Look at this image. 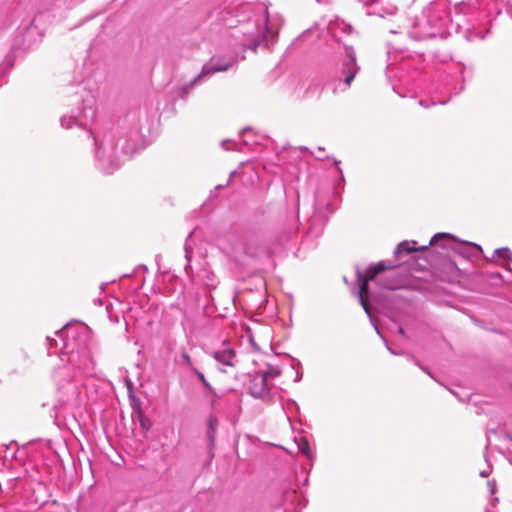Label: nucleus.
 <instances>
[{
    "label": "nucleus",
    "instance_id": "29",
    "mask_svg": "<svg viewBox=\"0 0 512 512\" xmlns=\"http://www.w3.org/2000/svg\"><path fill=\"white\" fill-rule=\"evenodd\" d=\"M488 486L490 488L491 493L494 494L495 493V482L489 481Z\"/></svg>",
    "mask_w": 512,
    "mask_h": 512
},
{
    "label": "nucleus",
    "instance_id": "21",
    "mask_svg": "<svg viewBox=\"0 0 512 512\" xmlns=\"http://www.w3.org/2000/svg\"><path fill=\"white\" fill-rule=\"evenodd\" d=\"M191 372L197 376V378L202 383V385L204 386L205 389H207L210 392H214V389L212 388V386L210 385V383L207 381L204 374L200 370H198L195 367V368H193V370Z\"/></svg>",
    "mask_w": 512,
    "mask_h": 512
},
{
    "label": "nucleus",
    "instance_id": "5",
    "mask_svg": "<svg viewBox=\"0 0 512 512\" xmlns=\"http://www.w3.org/2000/svg\"><path fill=\"white\" fill-rule=\"evenodd\" d=\"M452 21L444 8L433 6L428 9L425 17L418 21L415 31L410 32V36L415 40H425L431 38H444L449 33Z\"/></svg>",
    "mask_w": 512,
    "mask_h": 512
},
{
    "label": "nucleus",
    "instance_id": "24",
    "mask_svg": "<svg viewBox=\"0 0 512 512\" xmlns=\"http://www.w3.org/2000/svg\"><path fill=\"white\" fill-rule=\"evenodd\" d=\"M447 241L444 240V239H441L439 240L437 243H434V244H430L429 243V246H439L441 247L443 250L446 251V254L447 255H450V252H453V246L451 245H447Z\"/></svg>",
    "mask_w": 512,
    "mask_h": 512
},
{
    "label": "nucleus",
    "instance_id": "1",
    "mask_svg": "<svg viewBox=\"0 0 512 512\" xmlns=\"http://www.w3.org/2000/svg\"><path fill=\"white\" fill-rule=\"evenodd\" d=\"M56 336L62 343L60 359L66 364L55 371L54 378L56 381H67L66 384L58 383L61 397L54 407L57 418L63 410L80 405V382L83 377L94 374L95 362L91 355V331L88 326L79 322L69 323L56 331Z\"/></svg>",
    "mask_w": 512,
    "mask_h": 512
},
{
    "label": "nucleus",
    "instance_id": "31",
    "mask_svg": "<svg viewBox=\"0 0 512 512\" xmlns=\"http://www.w3.org/2000/svg\"><path fill=\"white\" fill-rule=\"evenodd\" d=\"M258 45L259 41H255L252 45L248 46V48L252 49L253 51H256Z\"/></svg>",
    "mask_w": 512,
    "mask_h": 512
},
{
    "label": "nucleus",
    "instance_id": "30",
    "mask_svg": "<svg viewBox=\"0 0 512 512\" xmlns=\"http://www.w3.org/2000/svg\"><path fill=\"white\" fill-rule=\"evenodd\" d=\"M490 472H491L490 470H483V471L480 472V476L482 478H486V477L489 476Z\"/></svg>",
    "mask_w": 512,
    "mask_h": 512
},
{
    "label": "nucleus",
    "instance_id": "9",
    "mask_svg": "<svg viewBox=\"0 0 512 512\" xmlns=\"http://www.w3.org/2000/svg\"><path fill=\"white\" fill-rule=\"evenodd\" d=\"M232 63L231 59H226L224 57H212L209 62L204 64L201 73L182 87L181 96L184 97L188 94L189 89L200 83L206 76L228 70L232 66Z\"/></svg>",
    "mask_w": 512,
    "mask_h": 512
},
{
    "label": "nucleus",
    "instance_id": "22",
    "mask_svg": "<svg viewBox=\"0 0 512 512\" xmlns=\"http://www.w3.org/2000/svg\"><path fill=\"white\" fill-rule=\"evenodd\" d=\"M494 254H496L499 258L511 261L512 260V252L507 247L498 248L494 251Z\"/></svg>",
    "mask_w": 512,
    "mask_h": 512
},
{
    "label": "nucleus",
    "instance_id": "17",
    "mask_svg": "<svg viewBox=\"0 0 512 512\" xmlns=\"http://www.w3.org/2000/svg\"><path fill=\"white\" fill-rule=\"evenodd\" d=\"M299 451L305 455L309 460H313L315 458V454L312 452L309 442L306 438H300L297 441Z\"/></svg>",
    "mask_w": 512,
    "mask_h": 512
},
{
    "label": "nucleus",
    "instance_id": "43",
    "mask_svg": "<svg viewBox=\"0 0 512 512\" xmlns=\"http://www.w3.org/2000/svg\"><path fill=\"white\" fill-rule=\"evenodd\" d=\"M486 512H489V510H488V509H486Z\"/></svg>",
    "mask_w": 512,
    "mask_h": 512
},
{
    "label": "nucleus",
    "instance_id": "8",
    "mask_svg": "<svg viewBox=\"0 0 512 512\" xmlns=\"http://www.w3.org/2000/svg\"><path fill=\"white\" fill-rule=\"evenodd\" d=\"M441 239L446 240L448 243L447 245L453 246V253L467 259L476 257L478 254L483 252L481 246L472 242L458 241L452 234L444 232L435 234L431 238L430 244L437 243Z\"/></svg>",
    "mask_w": 512,
    "mask_h": 512
},
{
    "label": "nucleus",
    "instance_id": "40",
    "mask_svg": "<svg viewBox=\"0 0 512 512\" xmlns=\"http://www.w3.org/2000/svg\"><path fill=\"white\" fill-rule=\"evenodd\" d=\"M338 171L341 174V179L343 180L344 177H343V174H342V170L340 168H338Z\"/></svg>",
    "mask_w": 512,
    "mask_h": 512
},
{
    "label": "nucleus",
    "instance_id": "18",
    "mask_svg": "<svg viewBox=\"0 0 512 512\" xmlns=\"http://www.w3.org/2000/svg\"><path fill=\"white\" fill-rule=\"evenodd\" d=\"M426 248H427V246H423V247H421V250H424ZM417 250H420V248H416L414 246H410L408 241H403V242L399 243L397 245V247L395 248L394 255L396 257H398L403 252L411 253V252H414V251H417Z\"/></svg>",
    "mask_w": 512,
    "mask_h": 512
},
{
    "label": "nucleus",
    "instance_id": "33",
    "mask_svg": "<svg viewBox=\"0 0 512 512\" xmlns=\"http://www.w3.org/2000/svg\"><path fill=\"white\" fill-rule=\"evenodd\" d=\"M301 379H302V374L299 371H297L296 372L295 382H299Z\"/></svg>",
    "mask_w": 512,
    "mask_h": 512
},
{
    "label": "nucleus",
    "instance_id": "37",
    "mask_svg": "<svg viewBox=\"0 0 512 512\" xmlns=\"http://www.w3.org/2000/svg\"><path fill=\"white\" fill-rule=\"evenodd\" d=\"M389 32L391 34H402V31H396V30H393V29H391Z\"/></svg>",
    "mask_w": 512,
    "mask_h": 512
},
{
    "label": "nucleus",
    "instance_id": "20",
    "mask_svg": "<svg viewBox=\"0 0 512 512\" xmlns=\"http://www.w3.org/2000/svg\"><path fill=\"white\" fill-rule=\"evenodd\" d=\"M178 363L183 366V367H186L187 369H189L190 371L193 370V368H195V366L193 365V362L191 360V357L190 355L187 353V351L185 349H183L181 352H180V360L178 361Z\"/></svg>",
    "mask_w": 512,
    "mask_h": 512
},
{
    "label": "nucleus",
    "instance_id": "11",
    "mask_svg": "<svg viewBox=\"0 0 512 512\" xmlns=\"http://www.w3.org/2000/svg\"><path fill=\"white\" fill-rule=\"evenodd\" d=\"M267 381L263 373H260V371L255 372L249 381L248 390L250 395L256 399L271 402V391Z\"/></svg>",
    "mask_w": 512,
    "mask_h": 512
},
{
    "label": "nucleus",
    "instance_id": "27",
    "mask_svg": "<svg viewBox=\"0 0 512 512\" xmlns=\"http://www.w3.org/2000/svg\"><path fill=\"white\" fill-rule=\"evenodd\" d=\"M47 341H48L49 349H50L52 346H58V343H57V340H56V339H53V338L48 337V338H47Z\"/></svg>",
    "mask_w": 512,
    "mask_h": 512
},
{
    "label": "nucleus",
    "instance_id": "4",
    "mask_svg": "<svg viewBox=\"0 0 512 512\" xmlns=\"http://www.w3.org/2000/svg\"><path fill=\"white\" fill-rule=\"evenodd\" d=\"M396 265L390 261H380L377 264L370 265L367 268L366 273H363L359 268L356 269V281L359 286L358 296L361 306L363 307L366 314L372 320L371 307L367 301L369 294V282L377 281V283L384 289L396 290L402 287L404 279L403 277L392 272L385 277L378 278L379 274L385 270L393 269Z\"/></svg>",
    "mask_w": 512,
    "mask_h": 512
},
{
    "label": "nucleus",
    "instance_id": "2",
    "mask_svg": "<svg viewBox=\"0 0 512 512\" xmlns=\"http://www.w3.org/2000/svg\"><path fill=\"white\" fill-rule=\"evenodd\" d=\"M94 144L96 165L104 174H113L124 160L145 147V140L135 119L122 120L115 128L86 131Z\"/></svg>",
    "mask_w": 512,
    "mask_h": 512
},
{
    "label": "nucleus",
    "instance_id": "32",
    "mask_svg": "<svg viewBox=\"0 0 512 512\" xmlns=\"http://www.w3.org/2000/svg\"><path fill=\"white\" fill-rule=\"evenodd\" d=\"M254 142H250L247 138L242 139V144L245 146H251Z\"/></svg>",
    "mask_w": 512,
    "mask_h": 512
},
{
    "label": "nucleus",
    "instance_id": "36",
    "mask_svg": "<svg viewBox=\"0 0 512 512\" xmlns=\"http://www.w3.org/2000/svg\"><path fill=\"white\" fill-rule=\"evenodd\" d=\"M398 333L403 336L405 335V331L402 327H398Z\"/></svg>",
    "mask_w": 512,
    "mask_h": 512
},
{
    "label": "nucleus",
    "instance_id": "19",
    "mask_svg": "<svg viewBox=\"0 0 512 512\" xmlns=\"http://www.w3.org/2000/svg\"><path fill=\"white\" fill-rule=\"evenodd\" d=\"M260 373H263L266 376V379L268 380L269 378H276L280 376L281 370L279 367L268 363L266 365V369L261 370Z\"/></svg>",
    "mask_w": 512,
    "mask_h": 512
},
{
    "label": "nucleus",
    "instance_id": "41",
    "mask_svg": "<svg viewBox=\"0 0 512 512\" xmlns=\"http://www.w3.org/2000/svg\"><path fill=\"white\" fill-rule=\"evenodd\" d=\"M422 369L426 372V374L431 375L429 371H427V370H426V369H424V368H422Z\"/></svg>",
    "mask_w": 512,
    "mask_h": 512
},
{
    "label": "nucleus",
    "instance_id": "15",
    "mask_svg": "<svg viewBox=\"0 0 512 512\" xmlns=\"http://www.w3.org/2000/svg\"><path fill=\"white\" fill-rule=\"evenodd\" d=\"M282 408H283L284 412L286 413V416L289 421H291L292 417L299 412L298 404L294 400H291V399H288L285 402H282Z\"/></svg>",
    "mask_w": 512,
    "mask_h": 512
},
{
    "label": "nucleus",
    "instance_id": "35",
    "mask_svg": "<svg viewBox=\"0 0 512 512\" xmlns=\"http://www.w3.org/2000/svg\"><path fill=\"white\" fill-rule=\"evenodd\" d=\"M33 33V28L29 27L25 30L26 35H31Z\"/></svg>",
    "mask_w": 512,
    "mask_h": 512
},
{
    "label": "nucleus",
    "instance_id": "14",
    "mask_svg": "<svg viewBox=\"0 0 512 512\" xmlns=\"http://www.w3.org/2000/svg\"><path fill=\"white\" fill-rule=\"evenodd\" d=\"M198 278L203 285L210 290L215 289L218 285L216 275L208 269H203L202 272L198 274Z\"/></svg>",
    "mask_w": 512,
    "mask_h": 512
},
{
    "label": "nucleus",
    "instance_id": "7",
    "mask_svg": "<svg viewBox=\"0 0 512 512\" xmlns=\"http://www.w3.org/2000/svg\"><path fill=\"white\" fill-rule=\"evenodd\" d=\"M463 68L460 65H456L454 67V71L446 76L445 80L441 84L440 94L441 96L438 98H433L431 102L427 100H421L420 105L428 108L431 105L435 104H446L449 98H444V95H458L463 89V78H462Z\"/></svg>",
    "mask_w": 512,
    "mask_h": 512
},
{
    "label": "nucleus",
    "instance_id": "13",
    "mask_svg": "<svg viewBox=\"0 0 512 512\" xmlns=\"http://www.w3.org/2000/svg\"><path fill=\"white\" fill-rule=\"evenodd\" d=\"M327 29L331 36L335 38L339 44L342 43L343 35H350L353 33L352 26L339 18L330 20Z\"/></svg>",
    "mask_w": 512,
    "mask_h": 512
},
{
    "label": "nucleus",
    "instance_id": "16",
    "mask_svg": "<svg viewBox=\"0 0 512 512\" xmlns=\"http://www.w3.org/2000/svg\"><path fill=\"white\" fill-rule=\"evenodd\" d=\"M218 425V421L216 417L210 416L207 421V438L209 441V445L213 446L215 440V432Z\"/></svg>",
    "mask_w": 512,
    "mask_h": 512
},
{
    "label": "nucleus",
    "instance_id": "38",
    "mask_svg": "<svg viewBox=\"0 0 512 512\" xmlns=\"http://www.w3.org/2000/svg\"><path fill=\"white\" fill-rule=\"evenodd\" d=\"M493 277H497V278H500V279L502 278V276H501V274H500V273H495V274H493Z\"/></svg>",
    "mask_w": 512,
    "mask_h": 512
},
{
    "label": "nucleus",
    "instance_id": "28",
    "mask_svg": "<svg viewBox=\"0 0 512 512\" xmlns=\"http://www.w3.org/2000/svg\"><path fill=\"white\" fill-rule=\"evenodd\" d=\"M384 343H385L387 349L390 351L391 354H393V355H399L400 354L399 352L395 351L394 348H391L389 346V344H388L386 339H384Z\"/></svg>",
    "mask_w": 512,
    "mask_h": 512
},
{
    "label": "nucleus",
    "instance_id": "6",
    "mask_svg": "<svg viewBox=\"0 0 512 512\" xmlns=\"http://www.w3.org/2000/svg\"><path fill=\"white\" fill-rule=\"evenodd\" d=\"M342 49L343 51L340 52L341 59L335 72V82L337 84L334 91L338 89L345 91L348 89L360 70V67L356 62V53L354 48L343 42Z\"/></svg>",
    "mask_w": 512,
    "mask_h": 512
},
{
    "label": "nucleus",
    "instance_id": "10",
    "mask_svg": "<svg viewBox=\"0 0 512 512\" xmlns=\"http://www.w3.org/2000/svg\"><path fill=\"white\" fill-rule=\"evenodd\" d=\"M96 112L92 107H85L77 114L73 113L70 116H62L60 119L61 126L65 129H70L73 125L82 129H87L94 121Z\"/></svg>",
    "mask_w": 512,
    "mask_h": 512
},
{
    "label": "nucleus",
    "instance_id": "12",
    "mask_svg": "<svg viewBox=\"0 0 512 512\" xmlns=\"http://www.w3.org/2000/svg\"><path fill=\"white\" fill-rule=\"evenodd\" d=\"M212 357L220 365L218 369L226 373V367H234L236 364V353L229 343L223 342L221 347L212 353Z\"/></svg>",
    "mask_w": 512,
    "mask_h": 512
},
{
    "label": "nucleus",
    "instance_id": "39",
    "mask_svg": "<svg viewBox=\"0 0 512 512\" xmlns=\"http://www.w3.org/2000/svg\"><path fill=\"white\" fill-rule=\"evenodd\" d=\"M318 3H326L328 0H316Z\"/></svg>",
    "mask_w": 512,
    "mask_h": 512
},
{
    "label": "nucleus",
    "instance_id": "23",
    "mask_svg": "<svg viewBox=\"0 0 512 512\" xmlns=\"http://www.w3.org/2000/svg\"><path fill=\"white\" fill-rule=\"evenodd\" d=\"M185 258L187 260V264L185 265V271L187 275H190V271H192L191 267V259H192V250L185 245Z\"/></svg>",
    "mask_w": 512,
    "mask_h": 512
},
{
    "label": "nucleus",
    "instance_id": "42",
    "mask_svg": "<svg viewBox=\"0 0 512 512\" xmlns=\"http://www.w3.org/2000/svg\"><path fill=\"white\" fill-rule=\"evenodd\" d=\"M510 463L512 464V457L510 458Z\"/></svg>",
    "mask_w": 512,
    "mask_h": 512
},
{
    "label": "nucleus",
    "instance_id": "34",
    "mask_svg": "<svg viewBox=\"0 0 512 512\" xmlns=\"http://www.w3.org/2000/svg\"><path fill=\"white\" fill-rule=\"evenodd\" d=\"M250 342H251V345L253 346L254 350L259 349V347L257 346V344L254 342V340L252 338H250Z\"/></svg>",
    "mask_w": 512,
    "mask_h": 512
},
{
    "label": "nucleus",
    "instance_id": "3",
    "mask_svg": "<svg viewBox=\"0 0 512 512\" xmlns=\"http://www.w3.org/2000/svg\"><path fill=\"white\" fill-rule=\"evenodd\" d=\"M296 228H277L272 240L256 232L227 233L217 238L218 248L231 260L244 264L246 260L261 261L270 258L274 245H283L296 233Z\"/></svg>",
    "mask_w": 512,
    "mask_h": 512
},
{
    "label": "nucleus",
    "instance_id": "25",
    "mask_svg": "<svg viewBox=\"0 0 512 512\" xmlns=\"http://www.w3.org/2000/svg\"><path fill=\"white\" fill-rule=\"evenodd\" d=\"M221 146L225 149V150H235V149H238L237 147V143L235 142H232L230 140H224L221 142Z\"/></svg>",
    "mask_w": 512,
    "mask_h": 512
},
{
    "label": "nucleus",
    "instance_id": "26",
    "mask_svg": "<svg viewBox=\"0 0 512 512\" xmlns=\"http://www.w3.org/2000/svg\"><path fill=\"white\" fill-rule=\"evenodd\" d=\"M252 132V128L251 127H245L241 130V133L240 135L242 137H246V135H248V133Z\"/></svg>",
    "mask_w": 512,
    "mask_h": 512
}]
</instances>
